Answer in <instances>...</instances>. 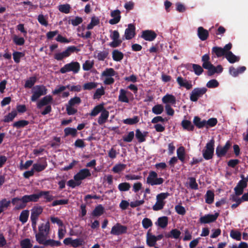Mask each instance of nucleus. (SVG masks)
<instances>
[{
    "label": "nucleus",
    "mask_w": 248,
    "mask_h": 248,
    "mask_svg": "<svg viewBox=\"0 0 248 248\" xmlns=\"http://www.w3.org/2000/svg\"><path fill=\"white\" fill-rule=\"evenodd\" d=\"M49 191H41L37 194H32L31 195H25L22 197V200L24 203H27L29 202H37L39 198L44 196L47 201L50 202L53 200L52 196L49 195Z\"/></svg>",
    "instance_id": "f257e3e1"
},
{
    "label": "nucleus",
    "mask_w": 248,
    "mask_h": 248,
    "mask_svg": "<svg viewBox=\"0 0 248 248\" xmlns=\"http://www.w3.org/2000/svg\"><path fill=\"white\" fill-rule=\"evenodd\" d=\"M169 196L170 194L168 192H162L157 194L156 197V202L153 206V210L157 211L163 209L166 203L164 200Z\"/></svg>",
    "instance_id": "f03ea898"
},
{
    "label": "nucleus",
    "mask_w": 248,
    "mask_h": 248,
    "mask_svg": "<svg viewBox=\"0 0 248 248\" xmlns=\"http://www.w3.org/2000/svg\"><path fill=\"white\" fill-rule=\"evenodd\" d=\"M215 140L212 138L208 142L205 147V149L202 150V156L206 160L212 159L214 153Z\"/></svg>",
    "instance_id": "7ed1b4c3"
},
{
    "label": "nucleus",
    "mask_w": 248,
    "mask_h": 248,
    "mask_svg": "<svg viewBox=\"0 0 248 248\" xmlns=\"http://www.w3.org/2000/svg\"><path fill=\"white\" fill-rule=\"evenodd\" d=\"M232 47V44L229 43L226 44L223 48L219 46H214L212 49V54H215L217 57L225 56L227 52Z\"/></svg>",
    "instance_id": "20e7f679"
},
{
    "label": "nucleus",
    "mask_w": 248,
    "mask_h": 248,
    "mask_svg": "<svg viewBox=\"0 0 248 248\" xmlns=\"http://www.w3.org/2000/svg\"><path fill=\"white\" fill-rule=\"evenodd\" d=\"M164 181L163 178H157V174L154 171H150L147 178V183L151 186L161 185Z\"/></svg>",
    "instance_id": "39448f33"
},
{
    "label": "nucleus",
    "mask_w": 248,
    "mask_h": 248,
    "mask_svg": "<svg viewBox=\"0 0 248 248\" xmlns=\"http://www.w3.org/2000/svg\"><path fill=\"white\" fill-rule=\"evenodd\" d=\"M207 91L205 87L195 88L190 94V100L192 102H197L198 99L202 96Z\"/></svg>",
    "instance_id": "423d86ee"
},
{
    "label": "nucleus",
    "mask_w": 248,
    "mask_h": 248,
    "mask_svg": "<svg viewBox=\"0 0 248 248\" xmlns=\"http://www.w3.org/2000/svg\"><path fill=\"white\" fill-rule=\"evenodd\" d=\"M110 38L113 40L110 42L109 46L113 48L119 46L123 42V40L120 39V34L118 31H110Z\"/></svg>",
    "instance_id": "0eeeda50"
},
{
    "label": "nucleus",
    "mask_w": 248,
    "mask_h": 248,
    "mask_svg": "<svg viewBox=\"0 0 248 248\" xmlns=\"http://www.w3.org/2000/svg\"><path fill=\"white\" fill-rule=\"evenodd\" d=\"M79 68L80 65L78 62H72L61 68L60 72L62 73H65L68 71H72L74 73H77L78 72Z\"/></svg>",
    "instance_id": "6e6552de"
},
{
    "label": "nucleus",
    "mask_w": 248,
    "mask_h": 248,
    "mask_svg": "<svg viewBox=\"0 0 248 248\" xmlns=\"http://www.w3.org/2000/svg\"><path fill=\"white\" fill-rule=\"evenodd\" d=\"M31 219L32 222V226L34 229L36 228V221L39 216L43 212V208L40 206H34L31 209Z\"/></svg>",
    "instance_id": "1a4fd4ad"
},
{
    "label": "nucleus",
    "mask_w": 248,
    "mask_h": 248,
    "mask_svg": "<svg viewBox=\"0 0 248 248\" xmlns=\"http://www.w3.org/2000/svg\"><path fill=\"white\" fill-rule=\"evenodd\" d=\"M127 227L126 226L122 225L119 223H116L111 228L110 233L115 235H119L127 232Z\"/></svg>",
    "instance_id": "9d476101"
},
{
    "label": "nucleus",
    "mask_w": 248,
    "mask_h": 248,
    "mask_svg": "<svg viewBox=\"0 0 248 248\" xmlns=\"http://www.w3.org/2000/svg\"><path fill=\"white\" fill-rule=\"evenodd\" d=\"M219 216V213H216L215 214H207L201 217L199 219V222L201 224H207L214 222L216 221Z\"/></svg>",
    "instance_id": "9b49d317"
},
{
    "label": "nucleus",
    "mask_w": 248,
    "mask_h": 248,
    "mask_svg": "<svg viewBox=\"0 0 248 248\" xmlns=\"http://www.w3.org/2000/svg\"><path fill=\"white\" fill-rule=\"evenodd\" d=\"M34 89L35 91L33 92L31 98L32 101H36L41 95L46 94V90L44 86H36Z\"/></svg>",
    "instance_id": "f8f14e48"
},
{
    "label": "nucleus",
    "mask_w": 248,
    "mask_h": 248,
    "mask_svg": "<svg viewBox=\"0 0 248 248\" xmlns=\"http://www.w3.org/2000/svg\"><path fill=\"white\" fill-rule=\"evenodd\" d=\"M136 28L132 24L128 25V27L126 28L124 31V35L123 37V40L124 39L126 40H130L132 39L136 35L135 32Z\"/></svg>",
    "instance_id": "ddd939ff"
},
{
    "label": "nucleus",
    "mask_w": 248,
    "mask_h": 248,
    "mask_svg": "<svg viewBox=\"0 0 248 248\" xmlns=\"http://www.w3.org/2000/svg\"><path fill=\"white\" fill-rule=\"evenodd\" d=\"M141 37L146 41H153L156 37V33L152 30H145L142 31Z\"/></svg>",
    "instance_id": "4468645a"
},
{
    "label": "nucleus",
    "mask_w": 248,
    "mask_h": 248,
    "mask_svg": "<svg viewBox=\"0 0 248 248\" xmlns=\"http://www.w3.org/2000/svg\"><path fill=\"white\" fill-rule=\"evenodd\" d=\"M146 242L147 245L149 247H156L157 241L155 239V235L151 233V230L149 229L146 233Z\"/></svg>",
    "instance_id": "2eb2a0df"
},
{
    "label": "nucleus",
    "mask_w": 248,
    "mask_h": 248,
    "mask_svg": "<svg viewBox=\"0 0 248 248\" xmlns=\"http://www.w3.org/2000/svg\"><path fill=\"white\" fill-rule=\"evenodd\" d=\"M91 175V173L88 169H83L80 170V171L74 176V179L76 181H78Z\"/></svg>",
    "instance_id": "dca6fc26"
},
{
    "label": "nucleus",
    "mask_w": 248,
    "mask_h": 248,
    "mask_svg": "<svg viewBox=\"0 0 248 248\" xmlns=\"http://www.w3.org/2000/svg\"><path fill=\"white\" fill-rule=\"evenodd\" d=\"M248 184L244 180H240L236 186L234 188L235 194L236 196H240L243 193L244 189L247 187Z\"/></svg>",
    "instance_id": "f3484780"
},
{
    "label": "nucleus",
    "mask_w": 248,
    "mask_h": 248,
    "mask_svg": "<svg viewBox=\"0 0 248 248\" xmlns=\"http://www.w3.org/2000/svg\"><path fill=\"white\" fill-rule=\"evenodd\" d=\"M120 14L121 12L119 10H115L111 11L110 16L113 18L109 20V23L111 25H115L119 22L121 17Z\"/></svg>",
    "instance_id": "a211bd4d"
},
{
    "label": "nucleus",
    "mask_w": 248,
    "mask_h": 248,
    "mask_svg": "<svg viewBox=\"0 0 248 248\" xmlns=\"http://www.w3.org/2000/svg\"><path fill=\"white\" fill-rule=\"evenodd\" d=\"M176 81L180 86L184 87L187 90H190L192 87L191 81H188L186 79H184L181 76L177 77Z\"/></svg>",
    "instance_id": "6ab92c4d"
},
{
    "label": "nucleus",
    "mask_w": 248,
    "mask_h": 248,
    "mask_svg": "<svg viewBox=\"0 0 248 248\" xmlns=\"http://www.w3.org/2000/svg\"><path fill=\"white\" fill-rule=\"evenodd\" d=\"M197 35L202 41H205L209 36L208 31L202 27H199L197 30Z\"/></svg>",
    "instance_id": "aec40b11"
},
{
    "label": "nucleus",
    "mask_w": 248,
    "mask_h": 248,
    "mask_svg": "<svg viewBox=\"0 0 248 248\" xmlns=\"http://www.w3.org/2000/svg\"><path fill=\"white\" fill-rule=\"evenodd\" d=\"M246 70V67L244 66H240L235 68L233 66H231L229 68V73L233 77H236L239 74H242Z\"/></svg>",
    "instance_id": "412c9836"
},
{
    "label": "nucleus",
    "mask_w": 248,
    "mask_h": 248,
    "mask_svg": "<svg viewBox=\"0 0 248 248\" xmlns=\"http://www.w3.org/2000/svg\"><path fill=\"white\" fill-rule=\"evenodd\" d=\"M12 203L16 205V209H23L26 206L27 203H24L22 200V198L21 199L18 198H15L13 199Z\"/></svg>",
    "instance_id": "4be33fe9"
},
{
    "label": "nucleus",
    "mask_w": 248,
    "mask_h": 248,
    "mask_svg": "<svg viewBox=\"0 0 248 248\" xmlns=\"http://www.w3.org/2000/svg\"><path fill=\"white\" fill-rule=\"evenodd\" d=\"M109 116V112L107 110H104L101 113L100 116L99 117L97 122L100 125H102L105 124Z\"/></svg>",
    "instance_id": "5701e85b"
},
{
    "label": "nucleus",
    "mask_w": 248,
    "mask_h": 248,
    "mask_svg": "<svg viewBox=\"0 0 248 248\" xmlns=\"http://www.w3.org/2000/svg\"><path fill=\"white\" fill-rule=\"evenodd\" d=\"M168 224V218L167 217L163 216L159 217L157 219V222H155V224L161 228H166Z\"/></svg>",
    "instance_id": "b1692460"
},
{
    "label": "nucleus",
    "mask_w": 248,
    "mask_h": 248,
    "mask_svg": "<svg viewBox=\"0 0 248 248\" xmlns=\"http://www.w3.org/2000/svg\"><path fill=\"white\" fill-rule=\"evenodd\" d=\"M225 58L231 63H233L235 62L239 61V58L236 56L230 50H228L225 55Z\"/></svg>",
    "instance_id": "393cba45"
},
{
    "label": "nucleus",
    "mask_w": 248,
    "mask_h": 248,
    "mask_svg": "<svg viewBox=\"0 0 248 248\" xmlns=\"http://www.w3.org/2000/svg\"><path fill=\"white\" fill-rule=\"evenodd\" d=\"M50 230V224L49 221H47L46 224H42L39 227V232H40L45 235L47 236Z\"/></svg>",
    "instance_id": "a878e982"
},
{
    "label": "nucleus",
    "mask_w": 248,
    "mask_h": 248,
    "mask_svg": "<svg viewBox=\"0 0 248 248\" xmlns=\"http://www.w3.org/2000/svg\"><path fill=\"white\" fill-rule=\"evenodd\" d=\"M147 132H144L142 133L141 131L139 129H137L136 130V138H137L139 142L141 143L145 141V137L147 136Z\"/></svg>",
    "instance_id": "bb28decb"
},
{
    "label": "nucleus",
    "mask_w": 248,
    "mask_h": 248,
    "mask_svg": "<svg viewBox=\"0 0 248 248\" xmlns=\"http://www.w3.org/2000/svg\"><path fill=\"white\" fill-rule=\"evenodd\" d=\"M181 125L183 128L189 131H192L194 129V126L192 124L191 122L187 120H184L181 122Z\"/></svg>",
    "instance_id": "cd10ccee"
},
{
    "label": "nucleus",
    "mask_w": 248,
    "mask_h": 248,
    "mask_svg": "<svg viewBox=\"0 0 248 248\" xmlns=\"http://www.w3.org/2000/svg\"><path fill=\"white\" fill-rule=\"evenodd\" d=\"M113 60L116 62L121 61L124 58V54L118 49H114L112 52Z\"/></svg>",
    "instance_id": "c85d7f7f"
},
{
    "label": "nucleus",
    "mask_w": 248,
    "mask_h": 248,
    "mask_svg": "<svg viewBox=\"0 0 248 248\" xmlns=\"http://www.w3.org/2000/svg\"><path fill=\"white\" fill-rule=\"evenodd\" d=\"M127 93V92L124 89H120L119 95L118 96V100L119 101L124 103L129 102V99L126 96Z\"/></svg>",
    "instance_id": "c756f323"
},
{
    "label": "nucleus",
    "mask_w": 248,
    "mask_h": 248,
    "mask_svg": "<svg viewBox=\"0 0 248 248\" xmlns=\"http://www.w3.org/2000/svg\"><path fill=\"white\" fill-rule=\"evenodd\" d=\"M162 102L164 103H170L171 104H174L176 103L175 97L170 94H167L162 98Z\"/></svg>",
    "instance_id": "7c9ffc66"
},
{
    "label": "nucleus",
    "mask_w": 248,
    "mask_h": 248,
    "mask_svg": "<svg viewBox=\"0 0 248 248\" xmlns=\"http://www.w3.org/2000/svg\"><path fill=\"white\" fill-rule=\"evenodd\" d=\"M52 97L51 96H46L43 97L37 104V107L39 108H41L43 106L47 105L49 102L52 101Z\"/></svg>",
    "instance_id": "2f4dec72"
},
{
    "label": "nucleus",
    "mask_w": 248,
    "mask_h": 248,
    "mask_svg": "<svg viewBox=\"0 0 248 248\" xmlns=\"http://www.w3.org/2000/svg\"><path fill=\"white\" fill-rule=\"evenodd\" d=\"M181 235V232L177 229L171 230L170 232L166 235L167 238L178 239Z\"/></svg>",
    "instance_id": "473e14b6"
},
{
    "label": "nucleus",
    "mask_w": 248,
    "mask_h": 248,
    "mask_svg": "<svg viewBox=\"0 0 248 248\" xmlns=\"http://www.w3.org/2000/svg\"><path fill=\"white\" fill-rule=\"evenodd\" d=\"M193 123L198 128H202L205 126V120L202 121L198 116H195L194 118Z\"/></svg>",
    "instance_id": "72a5a7b5"
},
{
    "label": "nucleus",
    "mask_w": 248,
    "mask_h": 248,
    "mask_svg": "<svg viewBox=\"0 0 248 248\" xmlns=\"http://www.w3.org/2000/svg\"><path fill=\"white\" fill-rule=\"evenodd\" d=\"M215 194L213 191L210 190H207L205 194V202L208 204H211L214 200Z\"/></svg>",
    "instance_id": "f704fd0d"
},
{
    "label": "nucleus",
    "mask_w": 248,
    "mask_h": 248,
    "mask_svg": "<svg viewBox=\"0 0 248 248\" xmlns=\"http://www.w3.org/2000/svg\"><path fill=\"white\" fill-rule=\"evenodd\" d=\"M203 68L208 70L207 75L209 76H212L214 74L217 73V69L215 66H214L211 63L209 64H205Z\"/></svg>",
    "instance_id": "c9c22d12"
},
{
    "label": "nucleus",
    "mask_w": 248,
    "mask_h": 248,
    "mask_svg": "<svg viewBox=\"0 0 248 248\" xmlns=\"http://www.w3.org/2000/svg\"><path fill=\"white\" fill-rule=\"evenodd\" d=\"M177 155L178 158L182 162H184L185 158V148L181 146L177 150Z\"/></svg>",
    "instance_id": "e433bc0d"
},
{
    "label": "nucleus",
    "mask_w": 248,
    "mask_h": 248,
    "mask_svg": "<svg viewBox=\"0 0 248 248\" xmlns=\"http://www.w3.org/2000/svg\"><path fill=\"white\" fill-rule=\"evenodd\" d=\"M117 74V72L112 68H106L102 73L103 77H113Z\"/></svg>",
    "instance_id": "4c0bfd02"
},
{
    "label": "nucleus",
    "mask_w": 248,
    "mask_h": 248,
    "mask_svg": "<svg viewBox=\"0 0 248 248\" xmlns=\"http://www.w3.org/2000/svg\"><path fill=\"white\" fill-rule=\"evenodd\" d=\"M105 93V88L101 86L100 88L96 89L94 92V99H99Z\"/></svg>",
    "instance_id": "58836bf2"
},
{
    "label": "nucleus",
    "mask_w": 248,
    "mask_h": 248,
    "mask_svg": "<svg viewBox=\"0 0 248 248\" xmlns=\"http://www.w3.org/2000/svg\"><path fill=\"white\" fill-rule=\"evenodd\" d=\"M105 209L101 204L98 205L94 209V217L100 216L104 214Z\"/></svg>",
    "instance_id": "ea45409f"
},
{
    "label": "nucleus",
    "mask_w": 248,
    "mask_h": 248,
    "mask_svg": "<svg viewBox=\"0 0 248 248\" xmlns=\"http://www.w3.org/2000/svg\"><path fill=\"white\" fill-rule=\"evenodd\" d=\"M139 118L135 116L132 118H127L123 121L124 124L129 125H133L137 124L139 122Z\"/></svg>",
    "instance_id": "a19ab883"
},
{
    "label": "nucleus",
    "mask_w": 248,
    "mask_h": 248,
    "mask_svg": "<svg viewBox=\"0 0 248 248\" xmlns=\"http://www.w3.org/2000/svg\"><path fill=\"white\" fill-rule=\"evenodd\" d=\"M152 111L155 114H161L164 111V107L162 105L157 104L152 108Z\"/></svg>",
    "instance_id": "79ce46f5"
},
{
    "label": "nucleus",
    "mask_w": 248,
    "mask_h": 248,
    "mask_svg": "<svg viewBox=\"0 0 248 248\" xmlns=\"http://www.w3.org/2000/svg\"><path fill=\"white\" fill-rule=\"evenodd\" d=\"M47 236L45 235L43 233H42L41 232L40 233L38 232L36 234L35 237L36 241L38 242L40 244H44V243L45 242L46 238Z\"/></svg>",
    "instance_id": "37998d69"
},
{
    "label": "nucleus",
    "mask_w": 248,
    "mask_h": 248,
    "mask_svg": "<svg viewBox=\"0 0 248 248\" xmlns=\"http://www.w3.org/2000/svg\"><path fill=\"white\" fill-rule=\"evenodd\" d=\"M226 154V151L223 148L222 146L218 145L217 147L216 154L218 157L221 158L224 156Z\"/></svg>",
    "instance_id": "c03bdc74"
},
{
    "label": "nucleus",
    "mask_w": 248,
    "mask_h": 248,
    "mask_svg": "<svg viewBox=\"0 0 248 248\" xmlns=\"http://www.w3.org/2000/svg\"><path fill=\"white\" fill-rule=\"evenodd\" d=\"M126 167V165L124 164H118L115 165L112 168V171L115 173H119L122 171H123Z\"/></svg>",
    "instance_id": "a18cd8bd"
},
{
    "label": "nucleus",
    "mask_w": 248,
    "mask_h": 248,
    "mask_svg": "<svg viewBox=\"0 0 248 248\" xmlns=\"http://www.w3.org/2000/svg\"><path fill=\"white\" fill-rule=\"evenodd\" d=\"M230 236L237 241H240L241 239V233L237 230H232L230 232Z\"/></svg>",
    "instance_id": "49530a36"
},
{
    "label": "nucleus",
    "mask_w": 248,
    "mask_h": 248,
    "mask_svg": "<svg viewBox=\"0 0 248 248\" xmlns=\"http://www.w3.org/2000/svg\"><path fill=\"white\" fill-rule=\"evenodd\" d=\"M192 68L195 74L197 76L201 75L203 72L202 66V67L199 64H192Z\"/></svg>",
    "instance_id": "de8ad7c7"
},
{
    "label": "nucleus",
    "mask_w": 248,
    "mask_h": 248,
    "mask_svg": "<svg viewBox=\"0 0 248 248\" xmlns=\"http://www.w3.org/2000/svg\"><path fill=\"white\" fill-rule=\"evenodd\" d=\"M142 225L144 229H147L153 226V222L151 219L145 217L142 220Z\"/></svg>",
    "instance_id": "09e8293b"
},
{
    "label": "nucleus",
    "mask_w": 248,
    "mask_h": 248,
    "mask_svg": "<svg viewBox=\"0 0 248 248\" xmlns=\"http://www.w3.org/2000/svg\"><path fill=\"white\" fill-rule=\"evenodd\" d=\"M130 185L127 182L120 183L118 185V189L120 191H127L130 188Z\"/></svg>",
    "instance_id": "8fccbe9b"
},
{
    "label": "nucleus",
    "mask_w": 248,
    "mask_h": 248,
    "mask_svg": "<svg viewBox=\"0 0 248 248\" xmlns=\"http://www.w3.org/2000/svg\"><path fill=\"white\" fill-rule=\"evenodd\" d=\"M16 115L17 112L16 111H12L11 113H9L7 115L4 117L3 121L5 123L12 121Z\"/></svg>",
    "instance_id": "3c124183"
},
{
    "label": "nucleus",
    "mask_w": 248,
    "mask_h": 248,
    "mask_svg": "<svg viewBox=\"0 0 248 248\" xmlns=\"http://www.w3.org/2000/svg\"><path fill=\"white\" fill-rule=\"evenodd\" d=\"M104 106V103H102L94 107V116L97 115L99 113H102L104 110H106Z\"/></svg>",
    "instance_id": "603ef678"
},
{
    "label": "nucleus",
    "mask_w": 248,
    "mask_h": 248,
    "mask_svg": "<svg viewBox=\"0 0 248 248\" xmlns=\"http://www.w3.org/2000/svg\"><path fill=\"white\" fill-rule=\"evenodd\" d=\"M36 81V78L35 77H30V78L26 81L25 87L31 88L34 85Z\"/></svg>",
    "instance_id": "864d4df0"
},
{
    "label": "nucleus",
    "mask_w": 248,
    "mask_h": 248,
    "mask_svg": "<svg viewBox=\"0 0 248 248\" xmlns=\"http://www.w3.org/2000/svg\"><path fill=\"white\" fill-rule=\"evenodd\" d=\"M217 123V120L215 118H212L208 119L207 121L205 120V126L207 128L209 127H211L215 126Z\"/></svg>",
    "instance_id": "5fc2aeb1"
},
{
    "label": "nucleus",
    "mask_w": 248,
    "mask_h": 248,
    "mask_svg": "<svg viewBox=\"0 0 248 248\" xmlns=\"http://www.w3.org/2000/svg\"><path fill=\"white\" fill-rule=\"evenodd\" d=\"M29 211L27 210H24L20 214L19 217V220L22 223H25L27 221Z\"/></svg>",
    "instance_id": "6e6d98bb"
},
{
    "label": "nucleus",
    "mask_w": 248,
    "mask_h": 248,
    "mask_svg": "<svg viewBox=\"0 0 248 248\" xmlns=\"http://www.w3.org/2000/svg\"><path fill=\"white\" fill-rule=\"evenodd\" d=\"M29 122L26 120H20L13 124V126L17 128L23 127L29 124Z\"/></svg>",
    "instance_id": "4d7b16f0"
},
{
    "label": "nucleus",
    "mask_w": 248,
    "mask_h": 248,
    "mask_svg": "<svg viewBox=\"0 0 248 248\" xmlns=\"http://www.w3.org/2000/svg\"><path fill=\"white\" fill-rule=\"evenodd\" d=\"M70 6L68 4L60 5L59 6V10L62 13L68 14L70 12Z\"/></svg>",
    "instance_id": "13d9d810"
},
{
    "label": "nucleus",
    "mask_w": 248,
    "mask_h": 248,
    "mask_svg": "<svg viewBox=\"0 0 248 248\" xmlns=\"http://www.w3.org/2000/svg\"><path fill=\"white\" fill-rule=\"evenodd\" d=\"M77 130L76 128L67 127L64 129V133L65 136L71 135L75 136L77 134Z\"/></svg>",
    "instance_id": "bf43d9fd"
},
{
    "label": "nucleus",
    "mask_w": 248,
    "mask_h": 248,
    "mask_svg": "<svg viewBox=\"0 0 248 248\" xmlns=\"http://www.w3.org/2000/svg\"><path fill=\"white\" fill-rule=\"evenodd\" d=\"M108 51H103L99 52L96 57L99 61H104L108 57Z\"/></svg>",
    "instance_id": "052dcab7"
},
{
    "label": "nucleus",
    "mask_w": 248,
    "mask_h": 248,
    "mask_svg": "<svg viewBox=\"0 0 248 248\" xmlns=\"http://www.w3.org/2000/svg\"><path fill=\"white\" fill-rule=\"evenodd\" d=\"M20 245L23 248H31L32 247L30 240L28 238L22 240L20 242Z\"/></svg>",
    "instance_id": "680f3d73"
},
{
    "label": "nucleus",
    "mask_w": 248,
    "mask_h": 248,
    "mask_svg": "<svg viewBox=\"0 0 248 248\" xmlns=\"http://www.w3.org/2000/svg\"><path fill=\"white\" fill-rule=\"evenodd\" d=\"M134 137V131H130L128 133V135L123 137V140L125 142H130L132 141Z\"/></svg>",
    "instance_id": "e2e57ef3"
},
{
    "label": "nucleus",
    "mask_w": 248,
    "mask_h": 248,
    "mask_svg": "<svg viewBox=\"0 0 248 248\" xmlns=\"http://www.w3.org/2000/svg\"><path fill=\"white\" fill-rule=\"evenodd\" d=\"M219 85L218 82L216 79H211L206 84V86L209 88H214L217 87Z\"/></svg>",
    "instance_id": "0e129e2a"
},
{
    "label": "nucleus",
    "mask_w": 248,
    "mask_h": 248,
    "mask_svg": "<svg viewBox=\"0 0 248 248\" xmlns=\"http://www.w3.org/2000/svg\"><path fill=\"white\" fill-rule=\"evenodd\" d=\"M189 186L191 189H198V185L196 183V179L194 177H190L189 178Z\"/></svg>",
    "instance_id": "69168bd1"
},
{
    "label": "nucleus",
    "mask_w": 248,
    "mask_h": 248,
    "mask_svg": "<svg viewBox=\"0 0 248 248\" xmlns=\"http://www.w3.org/2000/svg\"><path fill=\"white\" fill-rule=\"evenodd\" d=\"M175 209L176 213L180 215H184L186 213L185 207L179 204L175 206Z\"/></svg>",
    "instance_id": "338daca9"
},
{
    "label": "nucleus",
    "mask_w": 248,
    "mask_h": 248,
    "mask_svg": "<svg viewBox=\"0 0 248 248\" xmlns=\"http://www.w3.org/2000/svg\"><path fill=\"white\" fill-rule=\"evenodd\" d=\"M14 42L17 45L22 46L24 44L25 40L23 37H18L15 35L13 38Z\"/></svg>",
    "instance_id": "774afa93"
}]
</instances>
